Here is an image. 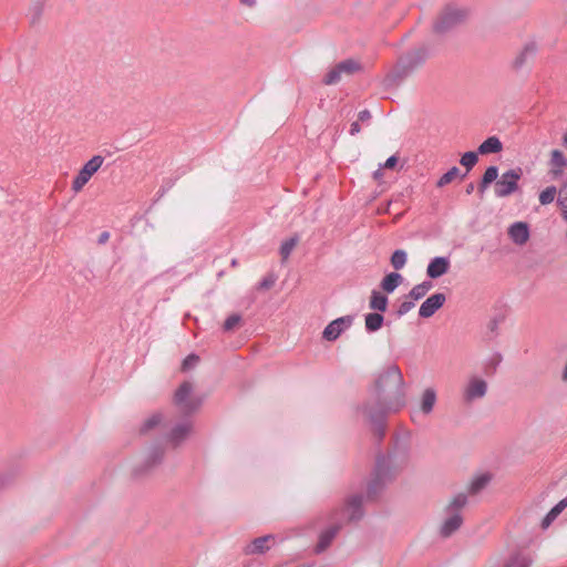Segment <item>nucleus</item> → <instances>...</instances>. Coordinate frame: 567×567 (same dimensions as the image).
<instances>
[{
  "label": "nucleus",
  "mask_w": 567,
  "mask_h": 567,
  "mask_svg": "<svg viewBox=\"0 0 567 567\" xmlns=\"http://www.w3.org/2000/svg\"><path fill=\"white\" fill-rule=\"evenodd\" d=\"M467 504V496L460 493L453 496L443 508V517L439 527V534L443 538H449L463 524L462 509Z\"/></svg>",
  "instance_id": "f257e3e1"
},
{
  "label": "nucleus",
  "mask_w": 567,
  "mask_h": 567,
  "mask_svg": "<svg viewBox=\"0 0 567 567\" xmlns=\"http://www.w3.org/2000/svg\"><path fill=\"white\" fill-rule=\"evenodd\" d=\"M103 163L104 157L101 155H95L89 162H86L72 181V190L74 193H80L92 178V176L101 168Z\"/></svg>",
  "instance_id": "f03ea898"
},
{
  "label": "nucleus",
  "mask_w": 567,
  "mask_h": 567,
  "mask_svg": "<svg viewBox=\"0 0 567 567\" xmlns=\"http://www.w3.org/2000/svg\"><path fill=\"white\" fill-rule=\"evenodd\" d=\"M522 177V169H511L502 174L495 184V194L498 197H506L518 188V181Z\"/></svg>",
  "instance_id": "7ed1b4c3"
},
{
  "label": "nucleus",
  "mask_w": 567,
  "mask_h": 567,
  "mask_svg": "<svg viewBox=\"0 0 567 567\" xmlns=\"http://www.w3.org/2000/svg\"><path fill=\"white\" fill-rule=\"evenodd\" d=\"M466 16L462 9L446 8L435 23V30L443 32L460 23Z\"/></svg>",
  "instance_id": "20e7f679"
},
{
  "label": "nucleus",
  "mask_w": 567,
  "mask_h": 567,
  "mask_svg": "<svg viewBox=\"0 0 567 567\" xmlns=\"http://www.w3.org/2000/svg\"><path fill=\"white\" fill-rule=\"evenodd\" d=\"M487 392V383L480 377H471L463 389V398L466 402L483 398Z\"/></svg>",
  "instance_id": "39448f33"
},
{
  "label": "nucleus",
  "mask_w": 567,
  "mask_h": 567,
  "mask_svg": "<svg viewBox=\"0 0 567 567\" xmlns=\"http://www.w3.org/2000/svg\"><path fill=\"white\" fill-rule=\"evenodd\" d=\"M192 389L193 386L189 382H184L175 392L174 402L185 412L193 411L199 404L198 401L190 398Z\"/></svg>",
  "instance_id": "423d86ee"
},
{
  "label": "nucleus",
  "mask_w": 567,
  "mask_h": 567,
  "mask_svg": "<svg viewBox=\"0 0 567 567\" xmlns=\"http://www.w3.org/2000/svg\"><path fill=\"white\" fill-rule=\"evenodd\" d=\"M377 386L384 391L386 386H391L394 391H400L403 386V375L395 365L390 367L385 373L379 379Z\"/></svg>",
  "instance_id": "0eeeda50"
},
{
  "label": "nucleus",
  "mask_w": 567,
  "mask_h": 567,
  "mask_svg": "<svg viewBox=\"0 0 567 567\" xmlns=\"http://www.w3.org/2000/svg\"><path fill=\"white\" fill-rule=\"evenodd\" d=\"M276 543V538L272 535H266L262 537L255 538L244 548L246 555H260L268 551Z\"/></svg>",
  "instance_id": "6e6552de"
},
{
  "label": "nucleus",
  "mask_w": 567,
  "mask_h": 567,
  "mask_svg": "<svg viewBox=\"0 0 567 567\" xmlns=\"http://www.w3.org/2000/svg\"><path fill=\"white\" fill-rule=\"evenodd\" d=\"M352 323L350 316L338 318L331 321L323 330V338L333 341L338 339L342 331L348 329Z\"/></svg>",
  "instance_id": "1a4fd4ad"
},
{
  "label": "nucleus",
  "mask_w": 567,
  "mask_h": 567,
  "mask_svg": "<svg viewBox=\"0 0 567 567\" xmlns=\"http://www.w3.org/2000/svg\"><path fill=\"white\" fill-rule=\"evenodd\" d=\"M446 297L444 293L437 292L430 296L420 307L419 315L422 318L432 317L440 308L443 307Z\"/></svg>",
  "instance_id": "9d476101"
},
{
  "label": "nucleus",
  "mask_w": 567,
  "mask_h": 567,
  "mask_svg": "<svg viewBox=\"0 0 567 567\" xmlns=\"http://www.w3.org/2000/svg\"><path fill=\"white\" fill-rule=\"evenodd\" d=\"M508 236L516 245L523 246L529 239V228L524 221H516L508 228Z\"/></svg>",
  "instance_id": "9b49d317"
},
{
  "label": "nucleus",
  "mask_w": 567,
  "mask_h": 567,
  "mask_svg": "<svg viewBox=\"0 0 567 567\" xmlns=\"http://www.w3.org/2000/svg\"><path fill=\"white\" fill-rule=\"evenodd\" d=\"M549 167V174L554 179L559 178L564 174V171L567 167V159L560 151H551Z\"/></svg>",
  "instance_id": "f8f14e48"
},
{
  "label": "nucleus",
  "mask_w": 567,
  "mask_h": 567,
  "mask_svg": "<svg viewBox=\"0 0 567 567\" xmlns=\"http://www.w3.org/2000/svg\"><path fill=\"white\" fill-rule=\"evenodd\" d=\"M450 268V260L445 257H435L427 266L426 274L430 278H439L446 274Z\"/></svg>",
  "instance_id": "ddd939ff"
},
{
  "label": "nucleus",
  "mask_w": 567,
  "mask_h": 567,
  "mask_svg": "<svg viewBox=\"0 0 567 567\" xmlns=\"http://www.w3.org/2000/svg\"><path fill=\"white\" fill-rule=\"evenodd\" d=\"M192 431L193 426L190 422L187 421L178 424L172 430L169 441L177 446L192 434Z\"/></svg>",
  "instance_id": "4468645a"
},
{
  "label": "nucleus",
  "mask_w": 567,
  "mask_h": 567,
  "mask_svg": "<svg viewBox=\"0 0 567 567\" xmlns=\"http://www.w3.org/2000/svg\"><path fill=\"white\" fill-rule=\"evenodd\" d=\"M436 402V392L432 388H427L423 391L420 401V411L423 414H430Z\"/></svg>",
  "instance_id": "2eb2a0df"
},
{
  "label": "nucleus",
  "mask_w": 567,
  "mask_h": 567,
  "mask_svg": "<svg viewBox=\"0 0 567 567\" xmlns=\"http://www.w3.org/2000/svg\"><path fill=\"white\" fill-rule=\"evenodd\" d=\"M502 150L503 144L497 136L488 137L478 146V153L483 155L499 153Z\"/></svg>",
  "instance_id": "dca6fc26"
},
{
  "label": "nucleus",
  "mask_w": 567,
  "mask_h": 567,
  "mask_svg": "<svg viewBox=\"0 0 567 567\" xmlns=\"http://www.w3.org/2000/svg\"><path fill=\"white\" fill-rule=\"evenodd\" d=\"M338 529L339 528L337 526H333L320 534L319 542L316 546L317 553H321L330 546L332 539L334 538L336 534L338 533Z\"/></svg>",
  "instance_id": "f3484780"
},
{
  "label": "nucleus",
  "mask_w": 567,
  "mask_h": 567,
  "mask_svg": "<svg viewBox=\"0 0 567 567\" xmlns=\"http://www.w3.org/2000/svg\"><path fill=\"white\" fill-rule=\"evenodd\" d=\"M401 281L402 276L400 274L391 272L383 278L381 287L385 292L390 293L395 290V288L401 284Z\"/></svg>",
  "instance_id": "a211bd4d"
},
{
  "label": "nucleus",
  "mask_w": 567,
  "mask_h": 567,
  "mask_svg": "<svg viewBox=\"0 0 567 567\" xmlns=\"http://www.w3.org/2000/svg\"><path fill=\"white\" fill-rule=\"evenodd\" d=\"M388 298L379 291H373L370 298V308L378 311H385Z\"/></svg>",
  "instance_id": "6ab92c4d"
},
{
  "label": "nucleus",
  "mask_w": 567,
  "mask_h": 567,
  "mask_svg": "<svg viewBox=\"0 0 567 567\" xmlns=\"http://www.w3.org/2000/svg\"><path fill=\"white\" fill-rule=\"evenodd\" d=\"M489 481H491L489 474L477 475L471 481L468 491L472 494H475V493L480 492L481 489H483L489 483Z\"/></svg>",
  "instance_id": "aec40b11"
},
{
  "label": "nucleus",
  "mask_w": 567,
  "mask_h": 567,
  "mask_svg": "<svg viewBox=\"0 0 567 567\" xmlns=\"http://www.w3.org/2000/svg\"><path fill=\"white\" fill-rule=\"evenodd\" d=\"M432 289V282L430 281H424L420 285H416L414 286L410 293H409V298L413 299V300H420L422 299L430 290Z\"/></svg>",
  "instance_id": "412c9836"
},
{
  "label": "nucleus",
  "mask_w": 567,
  "mask_h": 567,
  "mask_svg": "<svg viewBox=\"0 0 567 567\" xmlns=\"http://www.w3.org/2000/svg\"><path fill=\"white\" fill-rule=\"evenodd\" d=\"M567 507V499H561L550 512L546 515L543 520V527L546 528L550 523Z\"/></svg>",
  "instance_id": "4be33fe9"
},
{
  "label": "nucleus",
  "mask_w": 567,
  "mask_h": 567,
  "mask_svg": "<svg viewBox=\"0 0 567 567\" xmlns=\"http://www.w3.org/2000/svg\"><path fill=\"white\" fill-rule=\"evenodd\" d=\"M497 177L498 168L496 166H489L483 175L482 182L480 184V190L484 192L491 183L496 181Z\"/></svg>",
  "instance_id": "5701e85b"
},
{
  "label": "nucleus",
  "mask_w": 567,
  "mask_h": 567,
  "mask_svg": "<svg viewBox=\"0 0 567 567\" xmlns=\"http://www.w3.org/2000/svg\"><path fill=\"white\" fill-rule=\"evenodd\" d=\"M534 51H535L534 45H526V47H524L522 49V51L516 55V58L513 61L514 68L515 69H519L520 66H523V64H525L527 59L530 55H533Z\"/></svg>",
  "instance_id": "b1692460"
},
{
  "label": "nucleus",
  "mask_w": 567,
  "mask_h": 567,
  "mask_svg": "<svg viewBox=\"0 0 567 567\" xmlns=\"http://www.w3.org/2000/svg\"><path fill=\"white\" fill-rule=\"evenodd\" d=\"M383 316L380 313H368L365 316V328L369 331H377L382 327Z\"/></svg>",
  "instance_id": "393cba45"
},
{
  "label": "nucleus",
  "mask_w": 567,
  "mask_h": 567,
  "mask_svg": "<svg viewBox=\"0 0 567 567\" xmlns=\"http://www.w3.org/2000/svg\"><path fill=\"white\" fill-rule=\"evenodd\" d=\"M361 506V498L360 497H353L349 504L347 505L344 512L349 519H355L359 517V509Z\"/></svg>",
  "instance_id": "a878e982"
},
{
  "label": "nucleus",
  "mask_w": 567,
  "mask_h": 567,
  "mask_svg": "<svg viewBox=\"0 0 567 567\" xmlns=\"http://www.w3.org/2000/svg\"><path fill=\"white\" fill-rule=\"evenodd\" d=\"M460 176V169L456 166H453L449 172L443 174L436 183L437 187H444L445 185L452 183Z\"/></svg>",
  "instance_id": "bb28decb"
},
{
  "label": "nucleus",
  "mask_w": 567,
  "mask_h": 567,
  "mask_svg": "<svg viewBox=\"0 0 567 567\" xmlns=\"http://www.w3.org/2000/svg\"><path fill=\"white\" fill-rule=\"evenodd\" d=\"M406 252L402 249L395 250L391 256V265L394 269H402L406 264Z\"/></svg>",
  "instance_id": "cd10ccee"
},
{
  "label": "nucleus",
  "mask_w": 567,
  "mask_h": 567,
  "mask_svg": "<svg viewBox=\"0 0 567 567\" xmlns=\"http://www.w3.org/2000/svg\"><path fill=\"white\" fill-rule=\"evenodd\" d=\"M478 157L475 152H466L462 155L460 163L470 172L477 163Z\"/></svg>",
  "instance_id": "c85d7f7f"
},
{
  "label": "nucleus",
  "mask_w": 567,
  "mask_h": 567,
  "mask_svg": "<svg viewBox=\"0 0 567 567\" xmlns=\"http://www.w3.org/2000/svg\"><path fill=\"white\" fill-rule=\"evenodd\" d=\"M241 322V316L238 313L230 315L224 322L223 329L224 331H233L237 329L240 326Z\"/></svg>",
  "instance_id": "c756f323"
},
{
  "label": "nucleus",
  "mask_w": 567,
  "mask_h": 567,
  "mask_svg": "<svg viewBox=\"0 0 567 567\" xmlns=\"http://www.w3.org/2000/svg\"><path fill=\"white\" fill-rule=\"evenodd\" d=\"M557 190L556 187L549 186L539 194V203L542 205H548L554 202Z\"/></svg>",
  "instance_id": "7c9ffc66"
},
{
  "label": "nucleus",
  "mask_w": 567,
  "mask_h": 567,
  "mask_svg": "<svg viewBox=\"0 0 567 567\" xmlns=\"http://www.w3.org/2000/svg\"><path fill=\"white\" fill-rule=\"evenodd\" d=\"M298 239L297 238H290L282 243L280 247V255L284 260H287L290 256L293 248L297 246Z\"/></svg>",
  "instance_id": "2f4dec72"
},
{
  "label": "nucleus",
  "mask_w": 567,
  "mask_h": 567,
  "mask_svg": "<svg viewBox=\"0 0 567 567\" xmlns=\"http://www.w3.org/2000/svg\"><path fill=\"white\" fill-rule=\"evenodd\" d=\"M342 74H352L360 70V64L354 60H347L338 64Z\"/></svg>",
  "instance_id": "473e14b6"
},
{
  "label": "nucleus",
  "mask_w": 567,
  "mask_h": 567,
  "mask_svg": "<svg viewBox=\"0 0 567 567\" xmlns=\"http://www.w3.org/2000/svg\"><path fill=\"white\" fill-rule=\"evenodd\" d=\"M342 72L339 66L336 65L332 70H330L323 80V82L328 85L334 84L340 81Z\"/></svg>",
  "instance_id": "72a5a7b5"
},
{
  "label": "nucleus",
  "mask_w": 567,
  "mask_h": 567,
  "mask_svg": "<svg viewBox=\"0 0 567 567\" xmlns=\"http://www.w3.org/2000/svg\"><path fill=\"white\" fill-rule=\"evenodd\" d=\"M161 421H162L161 415H159V414H154V415H152L151 417H148V419L145 421V423H144V425H143L142 430H143L144 432H146V431H148V430L153 429L154 426L158 425V424L161 423Z\"/></svg>",
  "instance_id": "f704fd0d"
},
{
  "label": "nucleus",
  "mask_w": 567,
  "mask_h": 567,
  "mask_svg": "<svg viewBox=\"0 0 567 567\" xmlns=\"http://www.w3.org/2000/svg\"><path fill=\"white\" fill-rule=\"evenodd\" d=\"M198 357L195 355V354H190L188 355L187 358H185V360L183 361V364H182V369L184 371L190 369L192 367H194L197 362H198Z\"/></svg>",
  "instance_id": "c9c22d12"
},
{
  "label": "nucleus",
  "mask_w": 567,
  "mask_h": 567,
  "mask_svg": "<svg viewBox=\"0 0 567 567\" xmlns=\"http://www.w3.org/2000/svg\"><path fill=\"white\" fill-rule=\"evenodd\" d=\"M414 302L411 301V300H404L400 307H399V310H398V313L400 316H403L405 313H408L410 310H412L414 308Z\"/></svg>",
  "instance_id": "e433bc0d"
},
{
  "label": "nucleus",
  "mask_w": 567,
  "mask_h": 567,
  "mask_svg": "<svg viewBox=\"0 0 567 567\" xmlns=\"http://www.w3.org/2000/svg\"><path fill=\"white\" fill-rule=\"evenodd\" d=\"M558 203H559L563 212H566V209H567V187H564L560 189Z\"/></svg>",
  "instance_id": "4c0bfd02"
},
{
  "label": "nucleus",
  "mask_w": 567,
  "mask_h": 567,
  "mask_svg": "<svg viewBox=\"0 0 567 567\" xmlns=\"http://www.w3.org/2000/svg\"><path fill=\"white\" fill-rule=\"evenodd\" d=\"M275 285V278L272 276H268L262 279L259 284L258 288L261 290L270 289Z\"/></svg>",
  "instance_id": "58836bf2"
},
{
  "label": "nucleus",
  "mask_w": 567,
  "mask_h": 567,
  "mask_svg": "<svg viewBox=\"0 0 567 567\" xmlns=\"http://www.w3.org/2000/svg\"><path fill=\"white\" fill-rule=\"evenodd\" d=\"M398 161H399L398 157L393 155L385 161V163L383 164V167L393 169V168H395Z\"/></svg>",
  "instance_id": "ea45409f"
},
{
  "label": "nucleus",
  "mask_w": 567,
  "mask_h": 567,
  "mask_svg": "<svg viewBox=\"0 0 567 567\" xmlns=\"http://www.w3.org/2000/svg\"><path fill=\"white\" fill-rule=\"evenodd\" d=\"M358 132H360V125L359 123L354 122L351 124L350 133L353 135Z\"/></svg>",
  "instance_id": "a19ab883"
},
{
  "label": "nucleus",
  "mask_w": 567,
  "mask_h": 567,
  "mask_svg": "<svg viewBox=\"0 0 567 567\" xmlns=\"http://www.w3.org/2000/svg\"><path fill=\"white\" fill-rule=\"evenodd\" d=\"M109 237H110V234H109V233H106V231H104V233H102V234L100 235L99 241H100L101 244L106 243V241L109 240Z\"/></svg>",
  "instance_id": "79ce46f5"
},
{
  "label": "nucleus",
  "mask_w": 567,
  "mask_h": 567,
  "mask_svg": "<svg viewBox=\"0 0 567 567\" xmlns=\"http://www.w3.org/2000/svg\"><path fill=\"white\" fill-rule=\"evenodd\" d=\"M240 3L246 7H254L256 4V0H240Z\"/></svg>",
  "instance_id": "37998d69"
},
{
  "label": "nucleus",
  "mask_w": 567,
  "mask_h": 567,
  "mask_svg": "<svg viewBox=\"0 0 567 567\" xmlns=\"http://www.w3.org/2000/svg\"><path fill=\"white\" fill-rule=\"evenodd\" d=\"M369 112L368 111H362L360 114H359V117L360 120H365L369 117Z\"/></svg>",
  "instance_id": "c03bdc74"
},
{
  "label": "nucleus",
  "mask_w": 567,
  "mask_h": 567,
  "mask_svg": "<svg viewBox=\"0 0 567 567\" xmlns=\"http://www.w3.org/2000/svg\"><path fill=\"white\" fill-rule=\"evenodd\" d=\"M561 379H563L565 382H567V362H566V365H565V368H564V370H563Z\"/></svg>",
  "instance_id": "a18cd8bd"
},
{
  "label": "nucleus",
  "mask_w": 567,
  "mask_h": 567,
  "mask_svg": "<svg viewBox=\"0 0 567 567\" xmlns=\"http://www.w3.org/2000/svg\"><path fill=\"white\" fill-rule=\"evenodd\" d=\"M473 190H474V184H472V183H471V184H468V185L466 186V193H467V194H471Z\"/></svg>",
  "instance_id": "49530a36"
},
{
  "label": "nucleus",
  "mask_w": 567,
  "mask_h": 567,
  "mask_svg": "<svg viewBox=\"0 0 567 567\" xmlns=\"http://www.w3.org/2000/svg\"><path fill=\"white\" fill-rule=\"evenodd\" d=\"M381 175H382V174H381V169H378V171L374 173V178L379 181V179L381 178Z\"/></svg>",
  "instance_id": "de8ad7c7"
},
{
  "label": "nucleus",
  "mask_w": 567,
  "mask_h": 567,
  "mask_svg": "<svg viewBox=\"0 0 567 567\" xmlns=\"http://www.w3.org/2000/svg\"><path fill=\"white\" fill-rule=\"evenodd\" d=\"M563 144L567 146V131L563 135Z\"/></svg>",
  "instance_id": "09e8293b"
},
{
  "label": "nucleus",
  "mask_w": 567,
  "mask_h": 567,
  "mask_svg": "<svg viewBox=\"0 0 567 567\" xmlns=\"http://www.w3.org/2000/svg\"><path fill=\"white\" fill-rule=\"evenodd\" d=\"M563 213H564L565 219H567V209H566V212H563Z\"/></svg>",
  "instance_id": "8fccbe9b"
},
{
  "label": "nucleus",
  "mask_w": 567,
  "mask_h": 567,
  "mask_svg": "<svg viewBox=\"0 0 567 567\" xmlns=\"http://www.w3.org/2000/svg\"><path fill=\"white\" fill-rule=\"evenodd\" d=\"M520 567H528V565L524 564V565H523V566H520Z\"/></svg>",
  "instance_id": "3c124183"
}]
</instances>
